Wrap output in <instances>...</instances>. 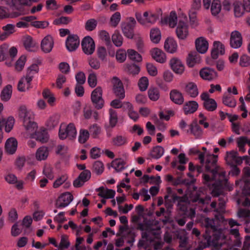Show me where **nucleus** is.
Masks as SVG:
<instances>
[{
	"label": "nucleus",
	"mask_w": 250,
	"mask_h": 250,
	"mask_svg": "<svg viewBox=\"0 0 250 250\" xmlns=\"http://www.w3.org/2000/svg\"><path fill=\"white\" fill-rule=\"evenodd\" d=\"M202 149L204 152L196 150L195 153L198 155L200 164L205 165L206 170L211 173V176L203 174L204 182L206 184L212 183L213 188L212 190V195L214 196H219L222 193L223 189L228 186L226 171L217 165V155L209 153L205 147H203Z\"/></svg>",
	"instance_id": "nucleus-1"
},
{
	"label": "nucleus",
	"mask_w": 250,
	"mask_h": 250,
	"mask_svg": "<svg viewBox=\"0 0 250 250\" xmlns=\"http://www.w3.org/2000/svg\"><path fill=\"white\" fill-rule=\"evenodd\" d=\"M19 116L22 119L23 125L29 132H34V137L37 141L45 143L48 140V135L45 129L37 131V125L33 120L34 114L32 110H19Z\"/></svg>",
	"instance_id": "nucleus-2"
},
{
	"label": "nucleus",
	"mask_w": 250,
	"mask_h": 250,
	"mask_svg": "<svg viewBox=\"0 0 250 250\" xmlns=\"http://www.w3.org/2000/svg\"><path fill=\"white\" fill-rule=\"evenodd\" d=\"M76 135L77 131L73 124L70 123L67 126L64 124L61 125L59 132V136L61 139L68 138L72 140L76 138Z\"/></svg>",
	"instance_id": "nucleus-3"
},
{
	"label": "nucleus",
	"mask_w": 250,
	"mask_h": 250,
	"mask_svg": "<svg viewBox=\"0 0 250 250\" xmlns=\"http://www.w3.org/2000/svg\"><path fill=\"white\" fill-rule=\"evenodd\" d=\"M210 201V198L204 199L200 197L198 195L195 196L193 199V202L198 203L200 206V209L205 213H208L212 210L217 211L216 202H212L209 204Z\"/></svg>",
	"instance_id": "nucleus-4"
},
{
	"label": "nucleus",
	"mask_w": 250,
	"mask_h": 250,
	"mask_svg": "<svg viewBox=\"0 0 250 250\" xmlns=\"http://www.w3.org/2000/svg\"><path fill=\"white\" fill-rule=\"evenodd\" d=\"M127 19L129 20L128 22H122L121 30L125 37L129 39H132L134 36V27L136 21L133 17H129Z\"/></svg>",
	"instance_id": "nucleus-5"
},
{
	"label": "nucleus",
	"mask_w": 250,
	"mask_h": 250,
	"mask_svg": "<svg viewBox=\"0 0 250 250\" xmlns=\"http://www.w3.org/2000/svg\"><path fill=\"white\" fill-rule=\"evenodd\" d=\"M141 230H145L142 232V237L147 241L152 242L154 239H159L160 229H155L150 226H146L145 229L141 228Z\"/></svg>",
	"instance_id": "nucleus-6"
},
{
	"label": "nucleus",
	"mask_w": 250,
	"mask_h": 250,
	"mask_svg": "<svg viewBox=\"0 0 250 250\" xmlns=\"http://www.w3.org/2000/svg\"><path fill=\"white\" fill-rule=\"evenodd\" d=\"M189 202L187 196V199L181 201L178 205V208L183 212L186 217L192 219L195 216V210L193 208L189 207Z\"/></svg>",
	"instance_id": "nucleus-7"
},
{
	"label": "nucleus",
	"mask_w": 250,
	"mask_h": 250,
	"mask_svg": "<svg viewBox=\"0 0 250 250\" xmlns=\"http://www.w3.org/2000/svg\"><path fill=\"white\" fill-rule=\"evenodd\" d=\"M113 91L117 97L123 99L125 97V91L122 81L117 77H114L112 80Z\"/></svg>",
	"instance_id": "nucleus-8"
},
{
	"label": "nucleus",
	"mask_w": 250,
	"mask_h": 250,
	"mask_svg": "<svg viewBox=\"0 0 250 250\" xmlns=\"http://www.w3.org/2000/svg\"><path fill=\"white\" fill-rule=\"evenodd\" d=\"M102 89L101 87H97L92 92L91 99L92 103L95 104L96 108H102L104 104V101L102 98Z\"/></svg>",
	"instance_id": "nucleus-9"
},
{
	"label": "nucleus",
	"mask_w": 250,
	"mask_h": 250,
	"mask_svg": "<svg viewBox=\"0 0 250 250\" xmlns=\"http://www.w3.org/2000/svg\"><path fill=\"white\" fill-rule=\"evenodd\" d=\"M73 199V196L70 192H66L62 194L56 201V207L62 208L68 206Z\"/></svg>",
	"instance_id": "nucleus-10"
},
{
	"label": "nucleus",
	"mask_w": 250,
	"mask_h": 250,
	"mask_svg": "<svg viewBox=\"0 0 250 250\" xmlns=\"http://www.w3.org/2000/svg\"><path fill=\"white\" fill-rule=\"evenodd\" d=\"M82 46L84 53L87 55H91L95 50L94 42L89 36H86L83 39Z\"/></svg>",
	"instance_id": "nucleus-11"
},
{
	"label": "nucleus",
	"mask_w": 250,
	"mask_h": 250,
	"mask_svg": "<svg viewBox=\"0 0 250 250\" xmlns=\"http://www.w3.org/2000/svg\"><path fill=\"white\" fill-rule=\"evenodd\" d=\"M169 195H166L165 196V205L167 209V212H170V209L172 208L174 203L177 202V206L178 207L179 203L181 200L183 201V200L187 199V196L180 197L176 194H173L170 197V198H169Z\"/></svg>",
	"instance_id": "nucleus-12"
},
{
	"label": "nucleus",
	"mask_w": 250,
	"mask_h": 250,
	"mask_svg": "<svg viewBox=\"0 0 250 250\" xmlns=\"http://www.w3.org/2000/svg\"><path fill=\"white\" fill-rule=\"evenodd\" d=\"M80 42L77 35H69L66 40V47L69 51H74L79 46Z\"/></svg>",
	"instance_id": "nucleus-13"
},
{
	"label": "nucleus",
	"mask_w": 250,
	"mask_h": 250,
	"mask_svg": "<svg viewBox=\"0 0 250 250\" xmlns=\"http://www.w3.org/2000/svg\"><path fill=\"white\" fill-rule=\"evenodd\" d=\"M23 15H24V10L21 8H18V11H14L9 13L6 8L0 6V19L8 18H14Z\"/></svg>",
	"instance_id": "nucleus-14"
},
{
	"label": "nucleus",
	"mask_w": 250,
	"mask_h": 250,
	"mask_svg": "<svg viewBox=\"0 0 250 250\" xmlns=\"http://www.w3.org/2000/svg\"><path fill=\"white\" fill-rule=\"evenodd\" d=\"M91 177V172L86 169L83 171L78 177L73 182V186L76 188L82 187L83 184L88 181Z\"/></svg>",
	"instance_id": "nucleus-15"
},
{
	"label": "nucleus",
	"mask_w": 250,
	"mask_h": 250,
	"mask_svg": "<svg viewBox=\"0 0 250 250\" xmlns=\"http://www.w3.org/2000/svg\"><path fill=\"white\" fill-rule=\"evenodd\" d=\"M176 33L178 38L180 39L184 40L187 37L188 31L186 22L184 21H179L176 28Z\"/></svg>",
	"instance_id": "nucleus-16"
},
{
	"label": "nucleus",
	"mask_w": 250,
	"mask_h": 250,
	"mask_svg": "<svg viewBox=\"0 0 250 250\" xmlns=\"http://www.w3.org/2000/svg\"><path fill=\"white\" fill-rule=\"evenodd\" d=\"M242 44V37L241 33L238 31L231 32L230 38V45L233 48H238Z\"/></svg>",
	"instance_id": "nucleus-17"
},
{
	"label": "nucleus",
	"mask_w": 250,
	"mask_h": 250,
	"mask_svg": "<svg viewBox=\"0 0 250 250\" xmlns=\"http://www.w3.org/2000/svg\"><path fill=\"white\" fill-rule=\"evenodd\" d=\"M169 64L172 70L177 74H181L184 71V64L177 58H172L170 61Z\"/></svg>",
	"instance_id": "nucleus-18"
},
{
	"label": "nucleus",
	"mask_w": 250,
	"mask_h": 250,
	"mask_svg": "<svg viewBox=\"0 0 250 250\" xmlns=\"http://www.w3.org/2000/svg\"><path fill=\"white\" fill-rule=\"evenodd\" d=\"M200 75L204 80H211L217 77V72L213 69L206 67L200 71Z\"/></svg>",
	"instance_id": "nucleus-19"
},
{
	"label": "nucleus",
	"mask_w": 250,
	"mask_h": 250,
	"mask_svg": "<svg viewBox=\"0 0 250 250\" xmlns=\"http://www.w3.org/2000/svg\"><path fill=\"white\" fill-rule=\"evenodd\" d=\"M225 53V47L220 42L215 41L213 43V47L211 50V56L213 59H217L218 54L223 55Z\"/></svg>",
	"instance_id": "nucleus-20"
},
{
	"label": "nucleus",
	"mask_w": 250,
	"mask_h": 250,
	"mask_svg": "<svg viewBox=\"0 0 250 250\" xmlns=\"http://www.w3.org/2000/svg\"><path fill=\"white\" fill-rule=\"evenodd\" d=\"M195 45L197 51L202 54L207 52L208 44V42L203 38L200 37L195 41Z\"/></svg>",
	"instance_id": "nucleus-21"
},
{
	"label": "nucleus",
	"mask_w": 250,
	"mask_h": 250,
	"mask_svg": "<svg viewBox=\"0 0 250 250\" xmlns=\"http://www.w3.org/2000/svg\"><path fill=\"white\" fill-rule=\"evenodd\" d=\"M54 44L53 38L50 36H46L42 41L41 48L45 53L50 52L52 49Z\"/></svg>",
	"instance_id": "nucleus-22"
},
{
	"label": "nucleus",
	"mask_w": 250,
	"mask_h": 250,
	"mask_svg": "<svg viewBox=\"0 0 250 250\" xmlns=\"http://www.w3.org/2000/svg\"><path fill=\"white\" fill-rule=\"evenodd\" d=\"M18 142L14 138H9L6 142L5 149L6 151L10 154L15 153L17 148Z\"/></svg>",
	"instance_id": "nucleus-23"
},
{
	"label": "nucleus",
	"mask_w": 250,
	"mask_h": 250,
	"mask_svg": "<svg viewBox=\"0 0 250 250\" xmlns=\"http://www.w3.org/2000/svg\"><path fill=\"white\" fill-rule=\"evenodd\" d=\"M161 22L162 23H168L169 26L173 28L177 22V16L175 11H171L170 13L169 17H167L162 19Z\"/></svg>",
	"instance_id": "nucleus-24"
},
{
	"label": "nucleus",
	"mask_w": 250,
	"mask_h": 250,
	"mask_svg": "<svg viewBox=\"0 0 250 250\" xmlns=\"http://www.w3.org/2000/svg\"><path fill=\"white\" fill-rule=\"evenodd\" d=\"M152 58L157 62L163 63L166 60V56L161 50L155 48L151 51Z\"/></svg>",
	"instance_id": "nucleus-25"
},
{
	"label": "nucleus",
	"mask_w": 250,
	"mask_h": 250,
	"mask_svg": "<svg viewBox=\"0 0 250 250\" xmlns=\"http://www.w3.org/2000/svg\"><path fill=\"white\" fill-rule=\"evenodd\" d=\"M164 48L168 52L173 53L177 50V44L176 41L172 38H168L165 41Z\"/></svg>",
	"instance_id": "nucleus-26"
},
{
	"label": "nucleus",
	"mask_w": 250,
	"mask_h": 250,
	"mask_svg": "<svg viewBox=\"0 0 250 250\" xmlns=\"http://www.w3.org/2000/svg\"><path fill=\"white\" fill-rule=\"evenodd\" d=\"M186 93L191 97H196L198 95V90L196 84L192 82L188 83L185 87Z\"/></svg>",
	"instance_id": "nucleus-27"
},
{
	"label": "nucleus",
	"mask_w": 250,
	"mask_h": 250,
	"mask_svg": "<svg viewBox=\"0 0 250 250\" xmlns=\"http://www.w3.org/2000/svg\"><path fill=\"white\" fill-rule=\"evenodd\" d=\"M170 99L175 104H181L184 102L182 94L177 90H172L170 93Z\"/></svg>",
	"instance_id": "nucleus-28"
},
{
	"label": "nucleus",
	"mask_w": 250,
	"mask_h": 250,
	"mask_svg": "<svg viewBox=\"0 0 250 250\" xmlns=\"http://www.w3.org/2000/svg\"><path fill=\"white\" fill-rule=\"evenodd\" d=\"M2 29L4 32L0 35V40L1 41L5 40L15 32V26L12 24H8L3 26Z\"/></svg>",
	"instance_id": "nucleus-29"
},
{
	"label": "nucleus",
	"mask_w": 250,
	"mask_h": 250,
	"mask_svg": "<svg viewBox=\"0 0 250 250\" xmlns=\"http://www.w3.org/2000/svg\"><path fill=\"white\" fill-rule=\"evenodd\" d=\"M128 143L127 138L125 136L118 135L112 139V143L116 146H121L126 145Z\"/></svg>",
	"instance_id": "nucleus-30"
},
{
	"label": "nucleus",
	"mask_w": 250,
	"mask_h": 250,
	"mask_svg": "<svg viewBox=\"0 0 250 250\" xmlns=\"http://www.w3.org/2000/svg\"><path fill=\"white\" fill-rule=\"evenodd\" d=\"M187 132H190L195 136H200L202 133V130L196 122H193L189 125V129H187Z\"/></svg>",
	"instance_id": "nucleus-31"
},
{
	"label": "nucleus",
	"mask_w": 250,
	"mask_h": 250,
	"mask_svg": "<svg viewBox=\"0 0 250 250\" xmlns=\"http://www.w3.org/2000/svg\"><path fill=\"white\" fill-rule=\"evenodd\" d=\"M125 162L123 159L120 158L114 160L111 165L117 172H120L125 169Z\"/></svg>",
	"instance_id": "nucleus-32"
},
{
	"label": "nucleus",
	"mask_w": 250,
	"mask_h": 250,
	"mask_svg": "<svg viewBox=\"0 0 250 250\" xmlns=\"http://www.w3.org/2000/svg\"><path fill=\"white\" fill-rule=\"evenodd\" d=\"M164 152L165 150L163 147L157 146L151 151L150 155L152 158L158 159L164 155Z\"/></svg>",
	"instance_id": "nucleus-33"
},
{
	"label": "nucleus",
	"mask_w": 250,
	"mask_h": 250,
	"mask_svg": "<svg viewBox=\"0 0 250 250\" xmlns=\"http://www.w3.org/2000/svg\"><path fill=\"white\" fill-rule=\"evenodd\" d=\"M12 87L11 85H6L2 90L0 94V98L2 101H8L12 95Z\"/></svg>",
	"instance_id": "nucleus-34"
},
{
	"label": "nucleus",
	"mask_w": 250,
	"mask_h": 250,
	"mask_svg": "<svg viewBox=\"0 0 250 250\" xmlns=\"http://www.w3.org/2000/svg\"><path fill=\"white\" fill-rule=\"evenodd\" d=\"M11 2V6L15 8L17 11H18V8H21L24 11L22 5H27L30 1L36 2L37 0H10ZM25 13H24V14Z\"/></svg>",
	"instance_id": "nucleus-35"
},
{
	"label": "nucleus",
	"mask_w": 250,
	"mask_h": 250,
	"mask_svg": "<svg viewBox=\"0 0 250 250\" xmlns=\"http://www.w3.org/2000/svg\"><path fill=\"white\" fill-rule=\"evenodd\" d=\"M48 155V148L45 146H42L37 151L36 158L38 160H43L47 158Z\"/></svg>",
	"instance_id": "nucleus-36"
},
{
	"label": "nucleus",
	"mask_w": 250,
	"mask_h": 250,
	"mask_svg": "<svg viewBox=\"0 0 250 250\" xmlns=\"http://www.w3.org/2000/svg\"><path fill=\"white\" fill-rule=\"evenodd\" d=\"M216 221L213 219L206 218L204 219L203 224L208 229H210L213 232L217 230V227L215 225Z\"/></svg>",
	"instance_id": "nucleus-37"
},
{
	"label": "nucleus",
	"mask_w": 250,
	"mask_h": 250,
	"mask_svg": "<svg viewBox=\"0 0 250 250\" xmlns=\"http://www.w3.org/2000/svg\"><path fill=\"white\" fill-rule=\"evenodd\" d=\"M0 122L3 124V126L5 125V130L7 132H9L12 129L14 123L15 119L13 117H9L6 120L5 119L0 120Z\"/></svg>",
	"instance_id": "nucleus-38"
},
{
	"label": "nucleus",
	"mask_w": 250,
	"mask_h": 250,
	"mask_svg": "<svg viewBox=\"0 0 250 250\" xmlns=\"http://www.w3.org/2000/svg\"><path fill=\"white\" fill-rule=\"evenodd\" d=\"M238 156V153L236 151L232 150L227 152L226 156V161L229 165H234V161Z\"/></svg>",
	"instance_id": "nucleus-39"
},
{
	"label": "nucleus",
	"mask_w": 250,
	"mask_h": 250,
	"mask_svg": "<svg viewBox=\"0 0 250 250\" xmlns=\"http://www.w3.org/2000/svg\"><path fill=\"white\" fill-rule=\"evenodd\" d=\"M148 95L151 100L157 101L160 97L159 89L156 87H150L148 90Z\"/></svg>",
	"instance_id": "nucleus-40"
},
{
	"label": "nucleus",
	"mask_w": 250,
	"mask_h": 250,
	"mask_svg": "<svg viewBox=\"0 0 250 250\" xmlns=\"http://www.w3.org/2000/svg\"><path fill=\"white\" fill-rule=\"evenodd\" d=\"M112 40L114 45L117 47L121 46L123 44V38L118 31H115L112 35Z\"/></svg>",
	"instance_id": "nucleus-41"
},
{
	"label": "nucleus",
	"mask_w": 250,
	"mask_h": 250,
	"mask_svg": "<svg viewBox=\"0 0 250 250\" xmlns=\"http://www.w3.org/2000/svg\"><path fill=\"white\" fill-rule=\"evenodd\" d=\"M150 37L154 43H158L161 39V32L158 28L152 29L150 31Z\"/></svg>",
	"instance_id": "nucleus-42"
},
{
	"label": "nucleus",
	"mask_w": 250,
	"mask_h": 250,
	"mask_svg": "<svg viewBox=\"0 0 250 250\" xmlns=\"http://www.w3.org/2000/svg\"><path fill=\"white\" fill-rule=\"evenodd\" d=\"M166 179L167 182L170 183L173 186H177L181 184H187L186 183V180H183L180 177L175 179L170 174L166 175Z\"/></svg>",
	"instance_id": "nucleus-43"
},
{
	"label": "nucleus",
	"mask_w": 250,
	"mask_h": 250,
	"mask_svg": "<svg viewBox=\"0 0 250 250\" xmlns=\"http://www.w3.org/2000/svg\"><path fill=\"white\" fill-rule=\"evenodd\" d=\"M221 5L218 0H213L211 6V12L212 15H216L220 12Z\"/></svg>",
	"instance_id": "nucleus-44"
},
{
	"label": "nucleus",
	"mask_w": 250,
	"mask_h": 250,
	"mask_svg": "<svg viewBox=\"0 0 250 250\" xmlns=\"http://www.w3.org/2000/svg\"><path fill=\"white\" fill-rule=\"evenodd\" d=\"M223 103L229 107H234L236 104L235 100L230 95L224 96L223 98Z\"/></svg>",
	"instance_id": "nucleus-45"
},
{
	"label": "nucleus",
	"mask_w": 250,
	"mask_h": 250,
	"mask_svg": "<svg viewBox=\"0 0 250 250\" xmlns=\"http://www.w3.org/2000/svg\"><path fill=\"white\" fill-rule=\"evenodd\" d=\"M89 137V132L86 129H81L80 130L78 140L81 144L85 143Z\"/></svg>",
	"instance_id": "nucleus-46"
},
{
	"label": "nucleus",
	"mask_w": 250,
	"mask_h": 250,
	"mask_svg": "<svg viewBox=\"0 0 250 250\" xmlns=\"http://www.w3.org/2000/svg\"><path fill=\"white\" fill-rule=\"evenodd\" d=\"M127 54L129 59L133 61L140 62L142 61L141 55L134 50H128Z\"/></svg>",
	"instance_id": "nucleus-47"
},
{
	"label": "nucleus",
	"mask_w": 250,
	"mask_h": 250,
	"mask_svg": "<svg viewBox=\"0 0 250 250\" xmlns=\"http://www.w3.org/2000/svg\"><path fill=\"white\" fill-rule=\"evenodd\" d=\"M233 5L234 6V12L235 16L237 17H240L243 15L245 10L244 9V8H241V2L236 1L233 3Z\"/></svg>",
	"instance_id": "nucleus-48"
},
{
	"label": "nucleus",
	"mask_w": 250,
	"mask_h": 250,
	"mask_svg": "<svg viewBox=\"0 0 250 250\" xmlns=\"http://www.w3.org/2000/svg\"><path fill=\"white\" fill-rule=\"evenodd\" d=\"M197 56L196 52L190 53L188 54V56L187 59V62L189 67H193L197 62Z\"/></svg>",
	"instance_id": "nucleus-49"
},
{
	"label": "nucleus",
	"mask_w": 250,
	"mask_h": 250,
	"mask_svg": "<svg viewBox=\"0 0 250 250\" xmlns=\"http://www.w3.org/2000/svg\"><path fill=\"white\" fill-rule=\"evenodd\" d=\"M23 45L25 49L28 51H31L33 50L35 44L33 43V39L30 36H26L23 41Z\"/></svg>",
	"instance_id": "nucleus-50"
},
{
	"label": "nucleus",
	"mask_w": 250,
	"mask_h": 250,
	"mask_svg": "<svg viewBox=\"0 0 250 250\" xmlns=\"http://www.w3.org/2000/svg\"><path fill=\"white\" fill-rule=\"evenodd\" d=\"M121 20V14L119 12H115L110 18V23L112 26L115 27Z\"/></svg>",
	"instance_id": "nucleus-51"
},
{
	"label": "nucleus",
	"mask_w": 250,
	"mask_h": 250,
	"mask_svg": "<svg viewBox=\"0 0 250 250\" xmlns=\"http://www.w3.org/2000/svg\"><path fill=\"white\" fill-rule=\"evenodd\" d=\"M59 115L56 114L51 116L47 122V125L49 128L54 127L56 126L59 121Z\"/></svg>",
	"instance_id": "nucleus-52"
},
{
	"label": "nucleus",
	"mask_w": 250,
	"mask_h": 250,
	"mask_svg": "<svg viewBox=\"0 0 250 250\" xmlns=\"http://www.w3.org/2000/svg\"><path fill=\"white\" fill-rule=\"evenodd\" d=\"M93 169L97 174L99 175L102 174L104 169L103 163L99 161L95 162L93 165Z\"/></svg>",
	"instance_id": "nucleus-53"
},
{
	"label": "nucleus",
	"mask_w": 250,
	"mask_h": 250,
	"mask_svg": "<svg viewBox=\"0 0 250 250\" xmlns=\"http://www.w3.org/2000/svg\"><path fill=\"white\" fill-rule=\"evenodd\" d=\"M70 246V243L68 240L67 236L63 235L61 237V240L60 244L59 245V249L62 250L67 249Z\"/></svg>",
	"instance_id": "nucleus-54"
},
{
	"label": "nucleus",
	"mask_w": 250,
	"mask_h": 250,
	"mask_svg": "<svg viewBox=\"0 0 250 250\" xmlns=\"http://www.w3.org/2000/svg\"><path fill=\"white\" fill-rule=\"evenodd\" d=\"M97 25V21L94 19H91L86 22L85 28L87 31H91L96 28Z\"/></svg>",
	"instance_id": "nucleus-55"
},
{
	"label": "nucleus",
	"mask_w": 250,
	"mask_h": 250,
	"mask_svg": "<svg viewBox=\"0 0 250 250\" xmlns=\"http://www.w3.org/2000/svg\"><path fill=\"white\" fill-rule=\"evenodd\" d=\"M84 116L87 119L93 118L97 120L99 118V114L96 110H84Z\"/></svg>",
	"instance_id": "nucleus-56"
},
{
	"label": "nucleus",
	"mask_w": 250,
	"mask_h": 250,
	"mask_svg": "<svg viewBox=\"0 0 250 250\" xmlns=\"http://www.w3.org/2000/svg\"><path fill=\"white\" fill-rule=\"evenodd\" d=\"M93 138H96L101 133V128L97 124H93L89 127V132Z\"/></svg>",
	"instance_id": "nucleus-57"
},
{
	"label": "nucleus",
	"mask_w": 250,
	"mask_h": 250,
	"mask_svg": "<svg viewBox=\"0 0 250 250\" xmlns=\"http://www.w3.org/2000/svg\"><path fill=\"white\" fill-rule=\"evenodd\" d=\"M173 110H167V112H164L163 111H161L159 112V116L160 120L168 121L170 119V117L174 115Z\"/></svg>",
	"instance_id": "nucleus-58"
},
{
	"label": "nucleus",
	"mask_w": 250,
	"mask_h": 250,
	"mask_svg": "<svg viewBox=\"0 0 250 250\" xmlns=\"http://www.w3.org/2000/svg\"><path fill=\"white\" fill-rule=\"evenodd\" d=\"M109 123L112 127H114L117 122L118 118L116 110H109Z\"/></svg>",
	"instance_id": "nucleus-59"
},
{
	"label": "nucleus",
	"mask_w": 250,
	"mask_h": 250,
	"mask_svg": "<svg viewBox=\"0 0 250 250\" xmlns=\"http://www.w3.org/2000/svg\"><path fill=\"white\" fill-rule=\"evenodd\" d=\"M204 106L206 109H215L217 107V104L214 99H211L204 102Z\"/></svg>",
	"instance_id": "nucleus-60"
},
{
	"label": "nucleus",
	"mask_w": 250,
	"mask_h": 250,
	"mask_svg": "<svg viewBox=\"0 0 250 250\" xmlns=\"http://www.w3.org/2000/svg\"><path fill=\"white\" fill-rule=\"evenodd\" d=\"M140 89L142 91H145L148 85V80L146 77H142L138 83Z\"/></svg>",
	"instance_id": "nucleus-61"
},
{
	"label": "nucleus",
	"mask_w": 250,
	"mask_h": 250,
	"mask_svg": "<svg viewBox=\"0 0 250 250\" xmlns=\"http://www.w3.org/2000/svg\"><path fill=\"white\" fill-rule=\"evenodd\" d=\"M26 60V57L24 56H21L16 62L15 68L18 71H21L23 68Z\"/></svg>",
	"instance_id": "nucleus-62"
},
{
	"label": "nucleus",
	"mask_w": 250,
	"mask_h": 250,
	"mask_svg": "<svg viewBox=\"0 0 250 250\" xmlns=\"http://www.w3.org/2000/svg\"><path fill=\"white\" fill-rule=\"evenodd\" d=\"M8 47L6 44L0 46V61H4L7 57Z\"/></svg>",
	"instance_id": "nucleus-63"
},
{
	"label": "nucleus",
	"mask_w": 250,
	"mask_h": 250,
	"mask_svg": "<svg viewBox=\"0 0 250 250\" xmlns=\"http://www.w3.org/2000/svg\"><path fill=\"white\" fill-rule=\"evenodd\" d=\"M240 65L243 67H246L250 65V57L247 55H243L240 60Z\"/></svg>",
	"instance_id": "nucleus-64"
}]
</instances>
